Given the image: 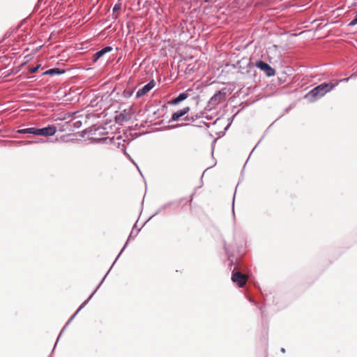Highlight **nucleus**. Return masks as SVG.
<instances>
[{
  "label": "nucleus",
  "instance_id": "1",
  "mask_svg": "<svg viewBox=\"0 0 357 357\" xmlns=\"http://www.w3.org/2000/svg\"><path fill=\"white\" fill-rule=\"evenodd\" d=\"M335 84L332 83H323L310 90L306 95L305 98L310 102H314L315 100L323 97L326 93L331 91Z\"/></svg>",
  "mask_w": 357,
  "mask_h": 357
},
{
  "label": "nucleus",
  "instance_id": "2",
  "mask_svg": "<svg viewBox=\"0 0 357 357\" xmlns=\"http://www.w3.org/2000/svg\"><path fill=\"white\" fill-rule=\"evenodd\" d=\"M256 67L264 71L267 76L271 77L275 75V70L267 63H265L262 61H259L256 62Z\"/></svg>",
  "mask_w": 357,
  "mask_h": 357
},
{
  "label": "nucleus",
  "instance_id": "3",
  "mask_svg": "<svg viewBox=\"0 0 357 357\" xmlns=\"http://www.w3.org/2000/svg\"><path fill=\"white\" fill-rule=\"evenodd\" d=\"M132 118V113L130 109H124L120 114L116 116L115 119L117 123H123L129 121Z\"/></svg>",
  "mask_w": 357,
  "mask_h": 357
},
{
  "label": "nucleus",
  "instance_id": "4",
  "mask_svg": "<svg viewBox=\"0 0 357 357\" xmlns=\"http://www.w3.org/2000/svg\"><path fill=\"white\" fill-rule=\"evenodd\" d=\"M56 132V128L54 126H50L43 128H37V135L40 136H52Z\"/></svg>",
  "mask_w": 357,
  "mask_h": 357
},
{
  "label": "nucleus",
  "instance_id": "5",
  "mask_svg": "<svg viewBox=\"0 0 357 357\" xmlns=\"http://www.w3.org/2000/svg\"><path fill=\"white\" fill-rule=\"evenodd\" d=\"M231 280L234 283L238 284V285L241 287L245 284L247 277L245 275L237 271L232 274Z\"/></svg>",
  "mask_w": 357,
  "mask_h": 357
},
{
  "label": "nucleus",
  "instance_id": "6",
  "mask_svg": "<svg viewBox=\"0 0 357 357\" xmlns=\"http://www.w3.org/2000/svg\"><path fill=\"white\" fill-rule=\"evenodd\" d=\"M154 86H155V82H154V80H151V82H149L148 84L144 85L143 87H142L137 91L136 97L140 98L142 96H144L149 91H150Z\"/></svg>",
  "mask_w": 357,
  "mask_h": 357
},
{
  "label": "nucleus",
  "instance_id": "7",
  "mask_svg": "<svg viewBox=\"0 0 357 357\" xmlns=\"http://www.w3.org/2000/svg\"><path fill=\"white\" fill-rule=\"evenodd\" d=\"M225 92L219 91L211 98L209 103L215 105L222 101L225 98Z\"/></svg>",
  "mask_w": 357,
  "mask_h": 357
},
{
  "label": "nucleus",
  "instance_id": "8",
  "mask_svg": "<svg viewBox=\"0 0 357 357\" xmlns=\"http://www.w3.org/2000/svg\"><path fill=\"white\" fill-rule=\"evenodd\" d=\"M189 111H190V107H185L183 108L182 109L174 112L172 115L171 121H178L181 117L183 116L187 113H188Z\"/></svg>",
  "mask_w": 357,
  "mask_h": 357
},
{
  "label": "nucleus",
  "instance_id": "9",
  "mask_svg": "<svg viewBox=\"0 0 357 357\" xmlns=\"http://www.w3.org/2000/svg\"><path fill=\"white\" fill-rule=\"evenodd\" d=\"M112 50V47L110 46H107L100 51L97 52L93 54V62H96L100 57L105 55L106 53L110 52Z\"/></svg>",
  "mask_w": 357,
  "mask_h": 357
},
{
  "label": "nucleus",
  "instance_id": "10",
  "mask_svg": "<svg viewBox=\"0 0 357 357\" xmlns=\"http://www.w3.org/2000/svg\"><path fill=\"white\" fill-rule=\"evenodd\" d=\"M96 289L94 290V291L91 294V296L89 297V298L87 300H86L81 305L80 307H79V309L76 311V312L71 317V318L70 319V320L68 321V323L66 324V325L63 327L62 331H63L67 327V326L69 324V323L75 318V317L77 314V313L87 304V303L89 302V301L93 297V294L96 293Z\"/></svg>",
  "mask_w": 357,
  "mask_h": 357
},
{
  "label": "nucleus",
  "instance_id": "11",
  "mask_svg": "<svg viewBox=\"0 0 357 357\" xmlns=\"http://www.w3.org/2000/svg\"><path fill=\"white\" fill-rule=\"evenodd\" d=\"M188 97V94L187 93H180L176 98L172 100L170 103L172 105H178L179 102L185 100Z\"/></svg>",
  "mask_w": 357,
  "mask_h": 357
},
{
  "label": "nucleus",
  "instance_id": "12",
  "mask_svg": "<svg viewBox=\"0 0 357 357\" xmlns=\"http://www.w3.org/2000/svg\"><path fill=\"white\" fill-rule=\"evenodd\" d=\"M19 133L22 134H33L37 135V128H24L18 130Z\"/></svg>",
  "mask_w": 357,
  "mask_h": 357
},
{
  "label": "nucleus",
  "instance_id": "13",
  "mask_svg": "<svg viewBox=\"0 0 357 357\" xmlns=\"http://www.w3.org/2000/svg\"><path fill=\"white\" fill-rule=\"evenodd\" d=\"M63 70H61L59 68H52L46 71L45 73L48 75H60L63 73Z\"/></svg>",
  "mask_w": 357,
  "mask_h": 357
},
{
  "label": "nucleus",
  "instance_id": "14",
  "mask_svg": "<svg viewBox=\"0 0 357 357\" xmlns=\"http://www.w3.org/2000/svg\"><path fill=\"white\" fill-rule=\"evenodd\" d=\"M356 24H357V13H356L354 19L351 20L349 24V26H354Z\"/></svg>",
  "mask_w": 357,
  "mask_h": 357
},
{
  "label": "nucleus",
  "instance_id": "15",
  "mask_svg": "<svg viewBox=\"0 0 357 357\" xmlns=\"http://www.w3.org/2000/svg\"><path fill=\"white\" fill-rule=\"evenodd\" d=\"M121 9V3H116L113 8V12L115 13Z\"/></svg>",
  "mask_w": 357,
  "mask_h": 357
},
{
  "label": "nucleus",
  "instance_id": "16",
  "mask_svg": "<svg viewBox=\"0 0 357 357\" xmlns=\"http://www.w3.org/2000/svg\"><path fill=\"white\" fill-rule=\"evenodd\" d=\"M184 119H185V121H194V119H193V118H190V117H189L188 116H186L184 118Z\"/></svg>",
  "mask_w": 357,
  "mask_h": 357
},
{
  "label": "nucleus",
  "instance_id": "17",
  "mask_svg": "<svg viewBox=\"0 0 357 357\" xmlns=\"http://www.w3.org/2000/svg\"><path fill=\"white\" fill-rule=\"evenodd\" d=\"M106 276H107V274H105V276L104 278H105ZM105 278L102 279V280L100 282V283L98 284V286L97 287V288L96 289V290L99 288V287L100 286V284H102V282H103Z\"/></svg>",
  "mask_w": 357,
  "mask_h": 357
},
{
  "label": "nucleus",
  "instance_id": "18",
  "mask_svg": "<svg viewBox=\"0 0 357 357\" xmlns=\"http://www.w3.org/2000/svg\"><path fill=\"white\" fill-rule=\"evenodd\" d=\"M38 67L33 68V69L31 70V72H32V73H35V72H36V71H37V70H38Z\"/></svg>",
  "mask_w": 357,
  "mask_h": 357
},
{
  "label": "nucleus",
  "instance_id": "19",
  "mask_svg": "<svg viewBox=\"0 0 357 357\" xmlns=\"http://www.w3.org/2000/svg\"><path fill=\"white\" fill-rule=\"evenodd\" d=\"M128 244V241L126 242V245H124V247L123 248V249H121V251L120 252V254L123 251V250L125 249L126 246Z\"/></svg>",
  "mask_w": 357,
  "mask_h": 357
},
{
  "label": "nucleus",
  "instance_id": "20",
  "mask_svg": "<svg viewBox=\"0 0 357 357\" xmlns=\"http://www.w3.org/2000/svg\"><path fill=\"white\" fill-rule=\"evenodd\" d=\"M24 144H31V142H23Z\"/></svg>",
  "mask_w": 357,
  "mask_h": 357
},
{
  "label": "nucleus",
  "instance_id": "21",
  "mask_svg": "<svg viewBox=\"0 0 357 357\" xmlns=\"http://www.w3.org/2000/svg\"><path fill=\"white\" fill-rule=\"evenodd\" d=\"M281 351H282V353H284V352H285V349H284V348H282V349H281Z\"/></svg>",
  "mask_w": 357,
  "mask_h": 357
},
{
  "label": "nucleus",
  "instance_id": "22",
  "mask_svg": "<svg viewBox=\"0 0 357 357\" xmlns=\"http://www.w3.org/2000/svg\"><path fill=\"white\" fill-rule=\"evenodd\" d=\"M121 255V254H119V255H117V257H116L115 261H117L118 257H119V255Z\"/></svg>",
  "mask_w": 357,
  "mask_h": 357
},
{
  "label": "nucleus",
  "instance_id": "23",
  "mask_svg": "<svg viewBox=\"0 0 357 357\" xmlns=\"http://www.w3.org/2000/svg\"><path fill=\"white\" fill-rule=\"evenodd\" d=\"M121 255V254H119V255H117V257H116L115 261H117L118 257H119V255Z\"/></svg>",
  "mask_w": 357,
  "mask_h": 357
},
{
  "label": "nucleus",
  "instance_id": "24",
  "mask_svg": "<svg viewBox=\"0 0 357 357\" xmlns=\"http://www.w3.org/2000/svg\"><path fill=\"white\" fill-rule=\"evenodd\" d=\"M121 255V254H119V255H117V257H116L115 261H117L118 257H119V255Z\"/></svg>",
  "mask_w": 357,
  "mask_h": 357
}]
</instances>
